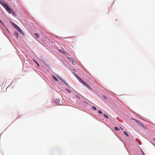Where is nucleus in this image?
<instances>
[{
    "instance_id": "obj_1",
    "label": "nucleus",
    "mask_w": 155,
    "mask_h": 155,
    "mask_svg": "<svg viewBox=\"0 0 155 155\" xmlns=\"http://www.w3.org/2000/svg\"><path fill=\"white\" fill-rule=\"evenodd\" d=\"M1 4L9 13L12 14H13L14 13V12L13 11V10L9 8V6L8 4L5 3L4 2H2Z\"/></svg>"
},
{
    "instance_id": "obj_2",
    "label": "nucleus",
    "mask_w": 155,
    "mask_h": 155,
    "mask_svg": "<svg viewBox=\"0 0 155 155\" xmlns=\"http://www.w3.org/2000/svg\"><path fill=\"white\" fill-rule=\"evenodd\" d=\"M74 75L80 83L83 84L85 86L90 90H92L91 88L89 85L87 84L85 82H84V81H83L76 74H75Z\"/></svg>"
},
{
    "instance_id": "obj_3",
    "label": "nucleus",
    "mask_w": 155,
    "mask_h": 155,
    "mask_svg": "<svg viewBox=\"0 0 155 155\" xmlns=\"http://www.w3.org/2000/svg\"><path fill=\"white\" fill-rule=\"evenodd\" d=\"M135 120L136 121V122L139 125L141 126L142 127H143L144 129L147 130V127L145 126L144 125V124H143L141 122H140V121L137 120Z\"/></svg>"
},
{
    "instance_id": "obj_4",
    "label": "nucleus",
    "mask_w": 155,
    "mask_h": 155,
    "mask_svg": "<svg viewBox=\"0 0 155 155\" xmlns=\"http://www.w3.org/2000/svg\"><path fill=\"white\" fill-rule=\"evenodd\" d=\"M68 59L72 62L73 64H75V62L74 61V60L71 58H68Z\"/></svg>"
},
{
    "instance_id": "obj_5",
    "label": "nucleus",
    "mask_w": 155,
    "mask_h": 155,
    "mask_svg": "<svg viewBox=\"0 0 155 155\" xmlns=\"http://www.w3.org/2000/svg\"><path fill=\"white\" fill-rule=\"evenodd\" d=\"M12 25L15 28L17 29L19 27L17 25L15 24L14 23H12Z\"/></svg>"
},
{
    "instance_id": "obj_6",
    "label": "nucleus",
    "mask_w": 155,
    "mask_h": 155,
    "mask_svg": "<svg viewBox=\"0 0 155 155\" xmlns=\"http://www.w3.org/2000/svg\"><path fill=\"white\" fill-rule=\"evenodd\" d=\"M22 34H23L22 31L19 27L17 29Z\"/></svg>"
},
{
    "instance_id": "obj_7",
    "label": "nucleus",
    "mask_w": 155,
    "mask_h": 155,
    "mask_svg": "<svg viewBox=\"0 0 155 155\" xmlns=\"http://www.w3.org/2000/svg\"><path fill=\"white\" fill-rule=\"evenodd\" d=\"M15 34L16 35V36L17 38H18V33L17 32H15Z\"/></svg>"
},
{
    "instance_id": "obj_8",
    "label": "nucleus",
    "mask_w": 155,
    "mask_h": 155,
    "mask_svg": "<svg viewBox=\"0 0 155 155\" xmlns=\"http://www.w3.org/2000/svg\"><path fill=\"white\" fill-rule=\"evenodd\" d=\"M53 78L55 80V81H58V80L57 79V78L55 76H53Z\"/></svg>"
},
{
    "instance_id": "obj_9",
    "label": "nucleus",
    "mask_w": 155,
    "mask_h": 155,
    "mask_svg": "<svg viewBox=\"0 0 155 155\" xmlns=\"http://www.w3.org/2000/svg\"><path fill=\"white\" fill-rule=\"evenodd\" d=\"M35 36L37 38H38L39 36L38 35L37 33L35 34Z\"/></svg>"
},
{
    "instance_id": "obj_10",
    "label": "nucleus",
    "mask_w": 155,
    "mask_h": 155,
    "mask_svg": "<svg viewBox=\"0 0 155 155\" xmlns=\"http://www.w3.org/2000/svg\"><path fill=\"white\" fill-rule=\"evenodd\" d=\"M124 133L127 136H129L128 134L126 131H124Z\"/></svg>"
},
{
    "instance_id": "obj_11",
    "label": "nucleus",
    "mask_w": 155,
    "mask_h": 155,
    "mask_svg": "<svg viewBox=\"0 0 155 155\" xmlns=\"http://www.w3.org/2000/svg\"><path fill=\"white\" fill-rule=\"evenodd\" d=\"M114 129L116 130H119V128L117 127H115Z\"/></svg>"
},
{
    "instance_id": "obj_12",
    "label": "nucleus",
    "mask_w": 155,
    "mask_h": 155,
    "mask_svg": "<svg viewBox=\"0 0 155 155\" xmlns=\"http://www.w3.org/2000/svg\"><path fill=\"white\" fill-rule=\"evenodd\" d=\"M104 117H106L107 118H108V116L106 115L105 114H104Z\"/></svg>"
},
{
    "instance_id": "obj_13",
    "label": "nucleus",
    "mask_w": 155,
    "mask_h": 155,
    "mask_svg": "<svg viewBox=\"0 0 155 155\" xmlns=\"http://www.w3.org/2000/svg\"><path fill=\"white\" fill-rule=\"evenodd\" d=\"M92 108L94 110H96V109H97V108L96 107H95V106H93L92 107Z\"/></svg>"
},
{
    "instance_id": "obj_14",
    "label": "nucleus",
    "mask_w": 155,
    "mask_h": 155,
    "mask_svg": "<svg viewBox=\"0 0 155 155\" xmlns=\"http://www.w3.org/2000/svg\"><path fill=\"white\" fill-rule=\"evenodd\" d=\"M98 112L99 113H100V114H102V111L101 110H99V111H98Z\"/></svg>"
},
{
    "instance_id": "obj_15",
    "label": "nucleus",
    "mask_w": 155,
    "mask_h": 155,
    "mask_svg": "<svg viewBox=\"0 0 155 155\" xmlns=\"http://www.w3.org/2000/svg\"><path fill=\"white\" fill-rule=\"evenodd\" d=\"M66 90L68 91V92H69V93H71V91H69V90H68V89H66Z\"/></svg>"
},
{
    "instance_id": "obj_16",
    "label": "nucleus",
    "mask_w": 155,
    "mask_h": 155,
    "mask_svg": "<svg viewBox=\"0 0 155 155\" xmlns=\"http://www.w3.org/2000/svg\"><path fill=\"white\" fill-rule=\"evenodd\" d=\"M120 129L122 130H124V129H123V128L121 127H120Z\"/></svg>"
},
{
    "instance_id": "obj_17",
    "label": "nucleus",
    "mask_w": 155,
    "mask_h": 155,
    "mask_svg": "<svg viewBox=\"0 0 155 155\" xmlns=\"http://www.w3.org/2000/svg\"><path fill=\"white\" fill-rule=\"evenodd\" d=\"M35 63L37 64V65H38V66H39V64L37 63V62H36V61H35Z\"/></svg>"
},
{
    "instance_id": "obj_18",
    "label": "nucleus",
    "mask_w": 155,
    "mask_h": 155,
    "mask_svg": "<svg viewBox=\"0 0 155 155\" xmlns=\"http://www.w3.org/2000/svg\"><path fill=\"white\" fill-rule=\"evenodd\" d=\"M35 63L37 64V65H38V66H39V64L37 63V62H36V61H35Z\"/></svg>"
},
{
    "instance_id": "obj_19",
    "label": "nucleus",
    "mask_w": 155,
    "mask_h": 155,
    "mask_svg": "<svg viewBox=\"0 0 155 155\" xmlns=\"http://www.w3.org/2000/svg\"><path fill=\"white\" fill-rule=\"evenodd\" d=\"M35 63L37 64V65H38V66H39V64L37 63V62H36V61H35Z\"/></svg>"
},
{
    "instance_id": "obj_20",
    "label": "nucleus",
    "mask_w": 155,
    "mask_h": 155,
    "mask_svg": "<svg viewBox=\"0 0 155 155\" xmlns=\"http://www.w3.org/2000/svg\"><path fill=\"white\" fill-rule=\"evenodd\" d=\"M35 63L37 64V65H38V66H39V64L37 63V62H36V61H35Z\"/></svg>"
},
{
    "instance_id": "obj_21",
    "label": "nucleus",
    "mask_w": 155,
    "mask_h": 155,
    "mask_svg": "<svg viewBox=\"0 0 155 155\" xmlns=\"http://www.w3.org/2000/svg\"><path fill=\"white\" fill-rule=\"evenodd\" d=\"M35 63L37 64V65H38V66H39V64L37 63V62H36V61H35Z\"/></svg>"
},
{
    "instance_id": "obj_22",
    "label": "nucleus",
    "mask_w": 155,
    "mask_h": 155,
    "mask_svg": "<svg viewBox=\"0 0 155 155\" xmlns=\"http://www.w3.org/2000/svg\"><path fill=\"white\" fill-rule=\"evenodd\" d=\"M2 2H3V1H1L0 0V3L1 4V3H2Z\"/></svg>"
},
{
    "instance_id": "obj_23",
    "label": "nucleus",
    "mask_w": 155,
    "mask_h": 155,
    "mask_svg": "<svg viewBox=\"0 0 155 155\" xmlns=\"http://www.w3.org/2000/svg\"><path fill=\"white\" fill-rule=\"evenodd\" d=\"M0 22H1V23L2 24V21H1V20H0Z\"/></svg>"
},
{
    "instance_id": "obj_24",
    "label": "nucleus",
    "mask_w": 155,
    "mask_h": 155,
    "mask_svg": "<svg viewBox=\"0 0 155 155\" xmlns=\"http://www.w3.org/2000/svg\"><path fill=\"white\" fill-rule=\"evenodd\" d=\"M143 155H145V153L143 152Z\"/></svg>"
},
{
    "instance_id": "obj_25",
    "label": "nucleus",
    "mask_w": 155,
    "mask_h": 155,
    "mask_svg": "<svg viewBox=\"0 0 155 155\" xmlns=\"http://www.w3.org/2000/svg\"><path fill=\"white\" fill-rule=\"evenodd\" d=\"M153 140L155 141V138L153 139Z\"/></svg>"
}]
</instances>
